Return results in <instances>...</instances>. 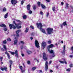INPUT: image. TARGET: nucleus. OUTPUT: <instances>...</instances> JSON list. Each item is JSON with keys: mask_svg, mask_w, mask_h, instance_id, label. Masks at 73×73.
I'll return each mask as SVG.
<instances>
[{"mask_svg": "<svg viewBox=\"0 0 73 73\" xmlns=\"http://www.w3.org/2000/svg\"><path fill=\"white\" fill-rule=\"evenodd\" d=\"M21 55L22 57H24V54H21Z\"/></svg>", "mask_w": 73, "mask_h": 73, "instance_id": "obj_56", "label": "nucleus"}, {"mask_svg": "<svg viewBox=\"0 0 73 73\" xmlns=\"http://www.w3.org/2000/svg\"><path fill=\"white\" fill-rule=\"evenodd\" d=\"M46 1L47 2H49V0H46Z\"/></svg>", "mask_w": 73, "mask_h": 73, "instance_id": "obj_63", "label": "nucleus"}, {"mask_svg": "<svg viewBox=\"0 0 73 73\" xmlns=\"http://www.w3.org/2000/svg\"><path fill=\"white\" fill-rule=\"evenodd\" d=\"M11 2L12 4H13L14 6H15V4H17V0H11Z\"/></svg>", "mask_w": 73, "mask_h": 73, "instance_id": "obj_7", "label": "nucleus"}, {"mask_svg": "<svg viewBox=\"0 0 73 73\" xmlns=\"http://www.w3.org/2000/svg\"><path fill=\"white\" fill-rule=\"evenodd\" d=\"M37 4H38V6H40V2H38L37 3Z\"/></svg>", "mask_w": 73, "mask_h": 73, "instance_id": "obj_44", "label": "nucleus"}, {"mask_svg": "<svg viewBox=\"0 0 73 73\" xmlns=\"http://www.w3.org/2000/svg\"><path fill=\"white\" fill-rule=\"evenodd\" d=\"M23 46H22L21 47V49H23Z\"/></svg>", "mask_w": 73, "mask_h": 73, "instance_id": "obj_59", "label": "nucleus"}, {"mask_svg": "<svg viewBox=\"0 0 73 73\" xmlns=\"http://www.w3.org/2000/svg\"><path fill=\"white\" fill-rule=\"evenodd\" d=\"M17 37H19V35L18 34H17L16 35Z\"/></svg>", "mask_w": 73, "mask_h": 73, "instance_id": "obj_57", "label": "nucleus"}, {"mask_svg": "<svg viewBox=\"0 0 73 73\" xmlns=\"http://www.w3.org/2000/svg\"><path fill=\"white\" fill-rule=\"evenodd\" d=\"M9 52L11 53V54L13 55H14L15 54V56L16 58H19V55H18V52L17 51V50H16L15 51V52H11V51H9Z\"/></svg>", "mask_w": 73, "mask_h": 73, "instance_id": "obj_4", "label": "nucleus"}, {"mask_svg": "<svg viewBox=\"0 0 73 73\" xmlns=\"http://www.w3.org/2000/svg\"><path fill=\"white\" fill-rule=\"evenodd\" d=\"M53 47H54V45L52 44H51V45L48 46L47 47L48 50L49 52L50 53H52V55H51L50 57V58H52V57H54L55 56V55H54V52H53V50H49V49H50V48H53Z\"/></svg>", "mask_w": 73, "mask_h": 73, "instance_id": "obj_2", "label": "nucleus"}, {"mask_svg": "<svg viewBox=\"0 0 73 73\" xmlns=\"http://www.w3.org/2000/svg\"><path fill=\"white\" fill-rule=\"evenodd\" d=\"M1 70H2V71H4V70L5 71H7V67H5L4 68H1Z\"/></svg>", "mask_w": 73, "mask_h": 73, "instance_id": "obj_12", "label": "nucleus"}, {"mask_svg": "<svg viewBox=\"0 0 73 73\" xmlns=\"http://www.w3.org/2000/svg\"><path fill=\"white\" fill-rule=\"evenodd\" d=\"M4 31H7V28L4 27Z\"/></svg>", "mask_w": 73, "mask_h": 73, "instance_id": "obj_36", "label": "nucleus"}, {"mask_svg": "<svg viewBox=\"0 0 73 73\" xmlns=\"http://www.w3.org/2000/svg\"><path fill=\"white\" fill-rule=\"evenodd\" d=\"M49 13H47L46 14V17H48V16H49Z\"/></svg>", "mask_w": 73, "mask_h": 73, "instance_id": "obj_40", "label": "nucleus"}, {"mask_svg": "<svg viewBox=\"0 0 73 73\" xmlns=\"http://www.w3.org/2000/svg\"><path fill=\"white\" fill-rule=\"evenodd\" d=\"M48 68V61H46L45 64V70L47 71Z\"/></svg>", "mask_w": 73, "mask_h": 73, "instance_id": "obj_9", "label": "nucleus"}, {"mask_svg": "<svg viewBox=\"0 0 73 73\" xmlns=\"http://www.w3.org/2000/svg\"><path fill=\"white\" fill-rule=\"evenodd\" d=\"M52 61H50L49 64H51V63H52Z\"/></svg>", "mask_w": 73, "mask_h": 73, "instance_id": "obj_58", "label": "nucleus"}, {"mask_svg": "<svg viewBox=\"0 0 73 73\" xmlns=\"http://www.w3.org/2000/svg\"><path fill=\"white\" fill-rule=\"evenodd\" d=\"M62 25H64V26L65 27V25H67V24H66V22L65 21L63 23Z\"/></svg>", "mask_w": 73, "mask_h": 73, "instance_id": "obj_20", "label": "nucleus"}, {"mask_svg": "<svg viewBox=\"0 0 73 73\" xmlns=\"http://www.w3.org/2000/svg\"><path fill=\"white\" fill-rule=\"evenodd\" d=\"M7 56L8 57V58L9 59H10V58H11V56H10V55H9V54H8L7 55Z\"/></svg>", "mask_w": 73, "mask_h": 73, "instance_id": "obj_29", "label": "nucleus"}, {"mask_svg": "<svg viewBox=\"0 0 73 73\" xmlns=\"http://www.w3.org/2000/svg\"><path fill=\"white\" fill-rule=\"evenodd\" d=\"M43 59L44 61H46L48 60V58L46 57V54L45 53H43Z\"/></svg>", "mask_w": 73, "mask_h": 73, "instance_id": "obj_8", "label": "nucleus"}, {"mask_svg": "<svg viewBox=\"0 0 73 73\" xmlns=\"http://www.w3.org/2000/svg\"><path fill=\"white\" fill-rule=\"evenodd\" d=\"M67 72H69L70 70V68H69L66 70Z\"/></svg>", "mask_w": 73, "mask_h": 73, "instance_id": "obj_42", "label": "nucleus"}, {"mask_svg": "<svg viewBox=\"0 0 73 73\" xmlns=\"http://www.w3.org/2000/svg\"><path fill=\"white\" fill-rule=\"evenodd\" d=\"M61 4L62 5H64V3L63 2H61Z\"/></svg>", "mask_w": 73, "mask_h": 73, "instance_id": "obj_60", "label": "nucleus"}, {"mask_svg": "<svg viewBox=\"0 0 73 73\" xmlns=\"http://www.w3.org/2000/svg\"><path fill=\"white\" fill-rule=\"evenodd\" d=\"M3 57H1L0 58V60L1 61H2L3 60Z\"/></svg>", "mask_w": 73, "mask_h": 73, "instance_id": "obj_46", "label": "nucleus"}, {"mask_svg": "<svg viewBox=\"0 0 73 73\" xmlns=\"http://www.w3.org/2000/svg\"><path fill=\"white\" fill-rule=\"evenodd\" d=\"M35 46L37 48H39L40 47V46H39V43H38V41L36 40L35 42Z\"/></svg>", "mask_w": 73, "mask_h": 73, "instance_id": "obj_6", "label": "nucleus"}, {"mask_svg": "<svg viewBox=\"0 0 73 73\" xmlns=\"http://www.w3.org/2000/svg\"><path fill=\"white\" fill-rule=\"evenodd\" d=\"M7 41H11V38H9L7 39Z\"/></svg>", "mask_w": 73, "mask_h": 73, "instance_id": "obj_34", "label": "nucleus"}, {"mask_svg": "<svg viewBox=\"0 0 73 73\" xmlns=\"http://www.w3.org/2000/svg\"><path fill=\"white\" fill-rule=\"evenodd\" d=\"M13 23L14 24H15L16 26L14 25L10 24L9 25V26L11 29H12V28H13V29H15L16 28H17V29H20V28H21V26H20L19 27H18L19 25H21V23H19L18 24H17L15 21H13Z\"/></svg>", "mask_w": 73, "mask_h": 73, "instance_id": "obj_1", "label": "nucleus"}, {"mask_svg": "<svg viewBox=\"0 0 73 73\" xmlns=\"http://www.w3.org/2000/svg\"><path fill=\"white\" fill-rule=\"evenodd\" d=\"M30 28H31L32 29H34V27L32 26H31Z\"/></svg>", "mask_w": 73, "mask_h": 73, "instance_id": "obj_38", "label": "nucleus"}, {"mask_svg": "<svg viewBox=\"0 0 73 73\" xmlns=\"http://www.w3.org/2000/svg\"><path fill=\"white\" fill-rule=\"evenodd\" d=\"M31 40H33V38L32 37L31 38Z\"/></svg>", "mask_w": 73, "mask_h": 73, "instance_id": "obj_64", "label": "nucleus"}, {"mask_svg": "<svg viewBox=\"0 0 73 73\" xmlns=\"http://www.w3.org/2000/svg\"><path fill=\"white\" fill-rule=\"evenodd\" d=\"M20 32V30H18V31H16V33L17 34H18V33Z\"/></svg>", "mask_w": 73, "mask_h": 73, "instance_id": "obj_28", "label": "nucleus"}, {"mask_svg": "<svg viewBox=\"0 0 73 73\" xmlns=\"http://www.w3.org/2000/svg\"><path fill=\"white\" fill-rule=\"evenodd\" d=\"M29 14H32V11L31 10H30L29 12Z\"/></svg>", "mask_w": 73, "mask_h": 73, "instance_id": "obj_35", "label": "nucleus"}, {"mask_svg": "<svg viewBox=\"0 0 73 73\" xmlns=\"http://www.w3.org/2000/svg\"><path fill=\"white\" fill-rule=\"evenodd\" d=\"M0 27H4L5 28L6 27V26L4 24H2L0 25Z\"/></svg>", "mask_w": 73, "mask_h": 73, "instance_id": "obj_21", "label": "nucleus"}, {"mask_svg": "<svg viewBox=\"0 0 73 73\" xmlns=\"http://www.w3.org/2000/svg\"><path fill=\"white\" fill-rule=\"evenodd\" d=\"M25 69L23 68V69H22V70H21V72H22V73H24V72H25Z\"/></svg>", "mask_w": 73, "mask_h": 73, "instance_id": "obj_24", "label": "nucleus"}, {"mask_svg": "<svg viewBox=\"0 0 73 73\" xmlns=\"http://www.w3.org/2000/svg\"><path fill=\"white\" fill-rule=\"evenodd\" d=\"M27 53L28 54H32V51L29 50L27 51Z\"/></svg>", "mask_w": 73, "mask_h": 73, "instance_id": "obj_16", "label": "nucleus"}, {"mask_svg": "<svg viewBox=\"0 0 73 73\" xmlns=\"http://www.w3.org/2000/svg\"><path fill=\"white\" fill-rule=\"evenodd\" d=\"M29 30V29L28 28H27L26 29L25 32L26 33H27L28 32V31Z\"/></svg>", "mask_w": 73, "mask_h": 73, "instance_id": "obj_25", "label": "nucleus"}, {"mask_svg": "<svg viewBox=\"0 0 73 73\" xmlns=\"http://www.w3.org/2000/svg\"><path fill=\"white\" fill-rule=\"evenodd\" d=\"M36 69V67H34L32 68V70H35Z\"/></svg>", "mask_w": 73, "mask_h": 73, "instance_id": "obj_30", "label": "nucleus"}, {"mask_svg": "<svg viewBox=\"0 0 73 73\" xmlns=\"http://www.w3.org/2000/svg\"><path fill=\"white\" fill-rule=\"evenodd\" d=\"M66 46L65 45H64L63 46V51L62 52V53H64L65 52V46Z\"/></svg>", "mask_w": 73, "mask_h": 73, "instance_id": "obj_14", "label": "nucleus"}, {"mask_svg": "<svg viewBox=\"0 0 73 73\" xmlns=\"http://www.w3.org/2000/svg\"><path fill=\"white\" fill-rule=\"evenodd\" d=\"M24 3V1H21V4L23 5V3Z\"/></svg>", "mask_w": 73, "mask_h": 73, "instance_id": "obj_41", "label": "nucleus"}, {"mask_svg": "<svg viewBox=\"0 0 73 73\" xmlns=\"http://www.w3.org/2000/svg\"><path fill=\"white\" fill-rule=\"evenodd\" d=\"M40 15H43V13L42 11H40Z\"/></svg>", "mask_w": 73, "mask_h": 73, "instance_id": "obj_50", "label": "nucleus"}, {"mask_svg": "<svg viewBox=\"0 0 73 73\" xmlns=\"http://www.w3.org/2000/svg\"><path fill=\"white\" fill-rule=\"evenodd\" d=\"M31 8V5L29 4L27 6V9L28 11H29L30 10V8Z\"/></svg>", "mask_w": 73, "mask_h": 73, "instance_id": "obj_13", "label": "nucleus"}, {"mask_svg": "<svg viewBox=\"0 0 73 73\" xmlns=\"http://www.w3.org/2000/svg\"><path fill=\"white\" fill-rule=\"evenodd\" d=\"M46 42H42V46H43V49L45 48V46H46Z\"/></svg>", "mask_w": 73, "mask_h": 73, "instance_id": "obj_10", "label": "nucleus"}, {"mask_svg": "<svg viewBox=\"0 0 73 73\" xmlns=\"http://www.w3.org/2000/svg\"><path fill=\"white\" fill-rule=\"evenodd\" d=\"M9 62L10 64L9 66L10 68V70H11V69H12V63H13V61H12V60H9Z\"/></svg>", "mask_w": 73, "mask_h": 73, "instance_id": "obj_11", "label": "nucleus"}, {"mask_svg": "<svg viewBox=\"0 0 73 73\" xmlns=\"http://www.w3.org/2000/svg\"><path fill=\"white\" fill-rule=\"evenodd\" d=\"M8 13H7L5 15L4 17L5 19H7V17H8Z\"/></svg>", "mask_w": 73, "mask_h": 73, "instance_id": "obj_22", "label": "nucleus"}, {"mask_svg": "<svg viewBox=\"0 0 73 73\" xmlns=\"http://www.w3.org/2000/svg\"><path fill=\"white\" fill-rule=\"evenodd\" d=\"M17 40H15L14 42V45H16L17 44Z\"/></svg>", "mask_w": 73, "mask_h": 73, "instance_id": "obj_17", "label": "nucleus"}, {"mask_svg": "<svg viewBox=\"0 0 73 73\" xmlns=\"http://www.w3.org/2000/svg\"><path fill=\"white\" fill-rule=\"evenodd\" d=\"M3 47L5 49V50L6 51H7V47H6V45H4Z\"/></svg>", "mask_w": 73, "mask_h": 73, "instance_id": "obj_19", "label": "nucleus"}, {"mask_svg": "<svg viewBox=\"0 0 73 73\" xmlns=\"http://www.w3.org/2000/svg\"><path fill=\"white\" fill-rule=\"evenodd\" d=\"M23 18L24 19H27V15H24L23 16Z\"/></svg>", "mask_w": 73, "mask_h": 73, "instance_id": "obj_26", "label": "nucleus"}, {"mask_svg": "<svg viewBox=\"0 0 73 73\" xmlns=\"http://www.w3.org/2000/svg\"><path fill=\"white\" fill-rule=\"evenodd\" d=\"M47 31L48 34H49V35H52L53 33V29L49 28L47 29Z\"/></svg>", "mask_w": 73, "mask_h": 73, "instance_id": "obj_5", "label": "nucleus"}, {"mask_svg": "<svg viewBox=\"0 0 73 73\" xmlns=\"http://www.w3.org/2000/svg\"><path fill=\"white\" fill-rule=\"evenodd\" d=\"M36 9V6H34L33 7V9L34 10H35Z\"/></svg>", "mask_w": 73, "mask_h": 73, "instance_id": "obj_39", "label": "nucleus"}, {"mask_svg": "<svg viewBox=\"0 0 73 73\" xmlns=\"http://www.w3.org/2000/svg\"><path fill=\"white\" fill-rule=\"evenodd\" d=\"M59 62H60V63H62V64H64V63H65V64H67V63L66 62V61L64 62L63 61H59Z\"/></svg>", "mask_w": 73, "mask_h": 73, "instance_id": "obj_15", "label": "nucleus"}, {"mask_svg": "<svg viewBox=\"0 0 73 73\" xmlns=\"http://www.w3.org/2000/svg\"><path fill=\"white\" fill-rule=\"evenodd\" d=\"M68 5H69V4L68 3H66V8H65L66 9H68Z\"/></svg>", "mask_w": 73, "mask_h": 73, "instance_id": "obj_23", "label": "nucleus"}, {"mask_svg": "<svg viewBox=\"0 0 73 73\" xmlns=\"http://www.w3.org/2000/svg\"><path fill=\"white\" fill-rule=\"evenodd\" d=\"M19 68L21 70H22V69H23V66H19Z\"/></svg>", "mask_w": 73, "mask_h": 73, "instance_id": "obj_32", "label": "nucleus"}, {"mask_svg": "<svg viewBox=\"0 0 73 73\" xmlns=\"http://www.w3.org/2000/svg\"><path fill=\"white\" fill-rule=\"evenodd\" d=\"M16 21H17V22H18V23H21V21H20L18 20H16Z\"/></svg>", "mask_w": 73, "mask_h": 73, "instance_id": "obj_37", "label": "nucleus"}, {"mask_svg": "<svg viewBox=\"0 0 73 73\" xmlns=\"http://www.w3.org/2000/svg\"><path fill=\"white\" fill-rule=\"evenodd\" d=\"M16 39H17V37H15V40H16Z\"/></svg>", "mask_w": 73, "mask_h": 73, "instance_id": "obj_61", "label": "nucleus"}, {"mask_svg": "<svg viewBox=\"0 0 73 73\" xmlns=\"http://www.w3.org/2000/svg\"><path fill=\"white\" fill-rule=\"evenodd\" d=\"M73 66V64H71L70 65V67H72Z\"/></svg>", "mask_w": 73, "mask_h": 73, "instance_id": "obj_49", "label": "nucleus"}, {"mask_svg": "<svg viewBox=\"0 0 73 73\" xmlns=\"http://www.w3.org/2000/svg\"><path fill=\"white\" fill-rule=\"evenodd\" d=\"M63 25H60L61 28H62L63 27Z\"/></svg>", "mask_w": 73, "mask_h": 73, "instance_id": "obj_52", "label": "nucleus"}, {"mask_svg": "<svg viewBox=\"0 0 73 73\" xmlns=\"http://www.w3.org/2000/svg\"><path fill=\"white\" fill-rule=\"evenodd\" d=\"M48 44H50L51 43V41L50 40H48Z\"/></svg>", "mask_w": 73, "mask_h": 73, "instance_id": "obj_47", "label": "nucleus"}, {"mask_svg": "<svg viewBox=\"0 0 73 73\" xmlns=\"http://www.w3.org/2000/svg\"><path fill=\"white\" fill-rule=\"evenodd\" d=\"M50 72L51 73H52V72H53V71L52 70H50Z\"/></svg>", "mask_w": 73, "mask_h": 73, "instance_id": "obj_53", "label": "nucleus"}, {"mask_svg": "<svg viewBox=\"0 0 73 73\" xmlns=\"http://www.w3.org/2000/svg\"><path fill=\"white\" fill-rule=\"evenodd\" d=\"M1 49L2 51H4V50L3 48H1Z\"/></svg>", "mask_w": 73, "mask_h": 73, "instance_id": "obj_51", "label": "nucleus"}, {"mask_svg": "<svg viewBox=\"0 0 73 73\" xmlns=\"http://www.w3.org/2000/svg\"><path fill=\"white\" fill-rule=\"evenodd\" d=\"M40 73H41L42 72V70H40Z\"/></svg>", "mask_w": 73, "mask_h": 73, "instance_id": "obj_62", "label": "nucleus"}, {"mask_svg": "<svg viewBox=\"0 0 73 73\" xmlns=\"http://www.w3.org/2000/svg\"><path fill=\"white\" fill-rule=\"evenodd\" d=\"M5 54H7V55H8V54H9V53H8V52H7V51H6L5 52Z\"/></svg>", "mask_w": 73, "mask_h": 73, "instance_id": "obj_54", "label": "nucleus"}, {"mask_svg": "<svg viewBox=\"0 0 73 73\" xmlns=\"http://www.w3.org/2000/svg\"><path fill=\"white\" fill-rule=\"evenodd\" d=\"M71 51H72V53L73 54V46H72L71 47Z\"/></svg>", "mask_w": 73, "mask_h": 73, "instance_id": "obj_31", "label": "nucleus"}, {"mask_svg": "<svg viewBox=\"0 0 73 73\" xmlns=\"http://www.w3.org/2000/svg\"><path fill=\"white\" fill-rule=\"evenodd\" d=\"M69 57H70V58H73V55H70Z\"/></svg>", "mask_w": 73, "mask_h": 73, "instance_id": "obj_45", "label": "nucleus"}, {"mask_svg": "<svg viewBox=\"0 0 73 73\" xmlns=\"http://www.w3.org/2000/svg\"><path fill=\"white\" fill-rule=\"evenodd\" d=\"M21 42L22 44H24V41H21Z\"/></svg>", "mask_w": 73, "mask_h": 73, "instance_id": "obj_48", "label": "nucleus"}, {"mask_svg": "<svg viewBox=\"0 0 73 73\" xmlns=\"http://www.w3.org/2000/svg\"><path fill=\"white\" fill-rule=\"evenodd\" d=\"M36 26L38 29H40V30L41 31L44 33H46L45 31V30L42 29V25L41 23H36Z\"/></svg>", "mask_w": 73, "mask_h": 73, "instance_id": "obj_3", "label": "nucleus"}, {"mask_svg": "<svg viewBox=\"0 0 73 73\" xmlns=\"http://www.w3.org/2000/svg\"><path fill=\"white\" fill-rule=\"evenodd\" d=\"M52 9L53 11H55V9H56V7H52Z\"/></svg>", "mask_w": 73, "mask_h": 73, "instance_id": "obj_27", "label": "nucleus"}, {"mask_svg": "<svg viewBox=\"0 0 73 73\" xmlns=\"http://www.w3.org/2000/svg\"><path fill=\"white\" fill-rule=\"evenodd\" d=\"M3 11L4 12H5V11H7V9L6 8H4L3 9Z\"/></svg>", "mask_w": 73, "mask_h": 73, "instance_id": "obj_33", "label": "nucleus"}, {"mask_svg": "<svg viewBox=\"0 0 73 73\" xmlns=\"http://www.w3.org/2000/svg\"><path fill=\"white\" fill-rule=\"evenodd\" d=\"M3 44H6L7 43V41L6 40H5L3 42Z\"/></svg>", "mask_w": 73, "mask_h": 73, "instance_id": "obj_43", "label": "nucleus"}, {"mask_svg": "<svg viewBox=\"0 0 73 73\" xmlns=\"http://www.w3.org/2000/svg\"><path fill=\"white\" fill-rule=\"evenodd\" d=\"M42 8H43V9H45V6H44V5H42V4H41V5Z\"/></svg>", "mask_w": 73, "mask_h": 73, "instance_id": "obj_18", "label": "nucleus"}, {"mask_svg": "<svg viewBox=\"0 0 73 73\" xmlns=\"http://www.w3.org/2000/svg\"><path fill=\"white\" fill-rule=\"evenodd\" d=\"M27 62L28 64H30V61H27Z\"/></svg>", "mask_w": 73, "mask_h": 73, "instance_id": "obj_55", "label": "nucleus"}]
</instances>
